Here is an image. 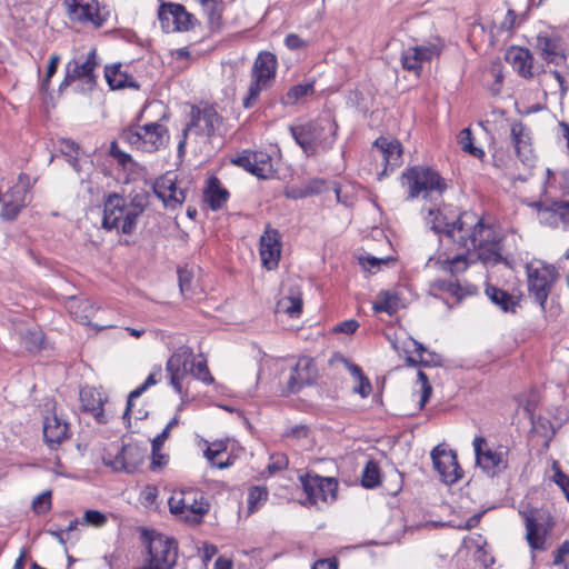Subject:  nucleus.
<instances>
[{"instance_id":"57","label":"nucleus","mask_w":569,"mask_h":569,"mask_svg":"<svg viewBox=\"0 0 569 569\" xmlns=\"http://www.w3.org/2000/svg\"><path fill=\"white\" fill-rule=\"evenodd\" d=\"M59 62H60V56L59 54H52L50 57L49 62H48V67H47L46 77L43 78V80L41 82V90L42 91H48L49 84H50V80L54 76V73L57 72Z\"/></svg>"},{"instance_id":"17","label":"nucleus","mask_w":569,"mask_h":569,"mask_svg":"<svg viewBox=\"0 0 569 569\" xmlns=\"http://www.w3.org/2000/svg\"><path fill=\"white\" fill-rule=\"evenodd\" d=\"M146 450L136 443H127L119 448L114 456L110 452L103 457V463L114 471L134 472L143 462Z\"/></svg>"},{"instance_id":"60","label":"nucleus","mask_w":569,"mask_h":569,"mask_svg":"<svg viewBox=\"0 0 569 569\" xmlns=\"http://www.w3.org/2000/svg\"><path fill=\"white\" fill-rule=\"evenodd\" d=\"M178 281L181 293L190 291L192 273L187 268H178Z\"/></svg>"},{"instance_id":"61","label":"nucleus","mask_w":569,"mask_h":569,"mask_svg":"<svg viewBox=\"0 0 569 569\" xmlns=\"http://www.w3.org/2000/svg\"><path fill=\"white\" fill-rule=\"evenodd\" d=\"M187 197V190L178 188L174 194H168L166 198V208L176 209L181 206Z\"/></svg>"},{"instance_id":"64","label":"nucleus","mask_w":569,"mask_h":569,"mask_svg":"<svg viewBox=\"0 0 569 569\" xmlns=\"http://www.w3.org/2000/svg\"><path fill=\"white\" fill-rule=\"evenodd\" d=\"M441 356L432 351H428L425 356H421V359H419L420 366L423 367H438L441 366Z\"/></svg>"},{"instance_id":"5","label":"nucleus","mask_w":569,"mask_h":569,"mask_svg":"<svg viewBox=\"0 0 569 569\" xmlns=\"http://www.w3.org/2000/svg\"><path fill=\"white\" fill-rule=\"evenodd\" d=\"M278 69L276 54L270 51H261L254 59L251 69V81L248 92L242 100V107L250 109L254 106L260 92L269 89L274 82Z\"/></svg>"},{"instance_id":"46","label":"nucleus","mask_w":569,"mask_h":569,"mask_svg":"<svg viewBox=\"0 0 569 569\" xmlns=\"http://www.w3.org/2000/svg\"><path fill=\"white\" fill-rule=\"evenodd\" d=\"M400 60L405 70L412 71L417 77L420 76L422 62L411 47L402 51Z\"/></svg>"},{"instance_id":"59","label":"nucleus","mask_w":569,"mask_h":569,"mask_svg":"<svg viewBox=\"0 0 569 569\" xmlns=\"http://www.w3.org/2000/svg\"><path fill=\"white\" fill-rule=\"evenodd\" d=\"M77 307L81 312H83V315H79L78 311H71V312L74 313V316L80 319L87 320L90 317H92L96 312L94 305L88 299H82V300L78 301Z\"/></svg>"},{"instance_id":"48","label":"nucleus","mask_w":569,"mask_h":569,"mask_svg":"<svg viewBox=\"0 0 569 569\" xmlns=\"http://www.w3.org/2000/svg\"><path fill=\"white\" fill-rule=\"evenodd\" d=\"M24 207L23 200L18 201H4L0 210V218L4 221H14Z\"/></svg>"},{"instance_id":"49","label":"nucleus","mask_w":569,"mask_h":569,"mask_svg":"<svg viewBox=\"0 0 569 569\" xmlns=\"http://www.w3.org/2000/svg\"><path fill=\"white\" fill-rule=\"evenodd\" d=\"M186 491L174 493L168 500L170 512L182 520V516H186Z\"/></svg>"},{"instance_id":"3","label":"nucleus","mask_w":569,"mask_h":569,"mask_svg":"<svg viewBox=\"0 0 569 569\" xmlns=\"http://www.w3.org/2000/svg\"><path fill=\"white\" fill-rule=\"evenodd\" d=\"M330 137H325V127L318 120H309L299 124L289 126V132L295 142L307 157L316 156L318 150L332 149L337 140L338 123L335 119L328 120Z\"/></svg>"},{"instance_id":"37","label":"nucleus","mask_w":569,"mask_h":569,"mask_svg":"<svg viewBox=\"0 0 569 569\" xmlns=\"http://www.w3.org/2000/svg\"><path fill=\"white\" fill-rule=\"evenodd\" d=\"M227 451V446L220 442H213L207 447L204 450V457L211 463V466L217 467L219 469L228 468L232 465L230 458L228 457L226 461L220 459V456Z\"/></svg>"},{"instance_id":"28","label":"nucleus","mask_w":569,"mask_h":569,"mask_svg":"<svg viewBox=\"0 0 569 569\" xmlns=\"http://www.w3.org/2000/svg\"><path fill=\"white\" fill-rule=\"evenodd\" d=\"M229 197V191L221 186L218 177L211 176L207 180V187L203 190V198L211 210H220L228 201Z\"/></svg>"},{"instance_id":"40","label":"nucleus","mask_w":569,"mask_h":569,"mask_svg":"<svg viewBox=\"0 0 569 569\" xmlns=\"http://www.w3.org/2000/svg\"><path fill=\"white\" fill-rule=\"evenodd\" d=\"M533 207L538 211L553 212L563 223H569V200H556L550 203L539 201L535 202Z\"/></svg>"},{"instance_id":"15","label":"nucleus","mask_w":569,"mask_h":569,"mask_svg":"<svg viewBox=\"0 0 569 569\" xmlns=\"http://www.w3.org/2000/svg\"><path fill=\"white\" fill-rule=\"evenodd\" d=\"M147 553L160 569H172L178 558V546L174 539L157 533L146 538Z\"/></svg>"},{"instance_id":"16","label":"nucleus","mask_w":569,"mask_h":569,"mask_svg":"<svg viewBox=\"0 0 569 569\" xmlns=\"http://www.w3.org/2000/svg\"><path fill=\"white\" fill-rule=\"evenodd\" d=\"M431 459L435 470L446 485H453L462 478L463 471L458 463L455 450L438 445L431 451Z\"/></svg>"},{"instance_id":"56","label":"nucleus","mask_w":569,"mask_h":569,"mask_svg":"<svg viewBox=\"0 0 569 569\" xmlns=\"http://www.w3.org/2000/svg\"><path fill=\"white\" fill-rule=\"evenodd\" d=\"M252 158H253V151L243 150L236 158H233L231 160V162L252 174V170H256Z\"/></svg>"},{"instance_id":"36","label":"nucleus","mask_w":569,"mask_h":569,"mask_svg":"<svg viewBox=\"0 0 569 569\" xmlns=\"http://www.w3.org/2000/svg\"><path fill=\"white\" fill-rule=\"evenodd\" d=\"M224 4L222 0H214L209 6L203 8L208 19V27L211 32H218L222 28V12Z\"/></svg>"},{"instance_id":"12","label":"nucleus","mask_w":569,"mask_h":569,"mask_svg":"<svg viewBox=\"0 0 569 569\" xmlns=\"http://www.w3.org/2000/svg\"><path fill=\"white\" fill-rule=\"evenodd\" d=\"M98 66L96 61V50H92L88 56L81 60L73 59L66 66V74L59 86V92H62L67 87L77 80H81L88 91H91L97 84V77L94 68Z\"/></svg>"},{"instance_id":"22","label":"nucleus","mask_w":569,"mask_h":569,"mask_svg":"<svg viewBox=\"0 0 569 569\" xmlns=\"http://www.w3.org/2000/svg\"><path fill=\"white\" fill-rule=\"evenodd\" d=\"M281 252L280 233L267 228L260 238V257L263 266L271 270L278 267Z\"/></svg>"},{"instance_id":"13","label":"nucleus","mask_w":569,"mask_h":569,"mask_svg":"<svg viewBox=\"0 0 569 569\" xmlns=\"http://www.w3.org/2000/svg\"><path fill=\"white\" fill-rule=\"evenodd\" d=\"M190 121L184 129L193 130L199 136L213 137L221 127L223 118L218 113L216 107L209 103L192 106L189 112Z\"/></svg>"},{"instance_id":"27","label":"nucleus","mask_w":569,"mask_h":569,"mask_svg":"<svg viewBox=\"0 0 569 569\" xmlns=\"http://www.w3.org/2000/svg\"><path fill=\"white\" fill-rule=\"evenodd\" d=\"M537 49L541 52L542 58L549 63L559 64L565 61L560 38L558 36H549L539 33L537 37Z\"/></svg>"},{"instance_id":"39","label":"nucleus","mask_w":569,"mask_h":569,"mask_svg":"<svg viewBox=\"0 0 569 569\" xmlns=\"http://www.w3.org/2000/svg\"><path fill=\"white\" fill-rule=\"evenodd\" d=\"M252 161L256 167V170H252L253 176L259 179H267L272 174V160L267 152L253 151Z\"/></svg>"},{"instance_id":"50","label":"nucleus","mask_w":569,"mask_h":569,"mask_svg":"<svg viewBox=\"0 0 569 569\" xmlns=\"http://www.w3.org/2000/svg\"><path fill=\"white\" fill-rule=\"evenodd\" d=\"M268 499V490L264 487L254 486L248 492V509L253 512L261 501Z\"/></svg>"},{"instance_id":"47","label":"nucleus","mask_w":569,"mask_h":569,"mask_svg":"<svg viewBox=\"0 0 569 569\" xmlns=\"http://www.w3.org/2000/svg\"><path fill=\"white\" fill-rule=\"evenodd\" d=\"M173 186L172 173L168 172L160 178L156 179L152 184L153 193L163 202L166 206V198L168 197V189Z\"/></svg>"},{"instance_id":"25","label":"nucleus","mask_w":569,"mask_h":569,"mask_svg":"<svg viewBox=\"0 0 569 569\" xmlns=\"http://www.w3.org/2000/svg\"><path fill=\"white\" fill-rule=\"evenodd\" d=\"M186 516L182 520L192 525H200L204 515L209 512L210 503L204 496L194 490H186Z\"/></svg>"},{"instance_id":"14","label":"nucleus","mask_w":569,"mask_h":569,"mask_svg":"<svg viewBox=\"0 0 569 569\" xmlns=\"http://www.w3.org/2000/svg\"><path fill=\"white\" fill-rule=\"evenodd\" d=\"M47 413L43 416V441L56 450L66 440L70 439V423L57 412L56 402L47 403Z\"/></svg>"},{"instance_id":"58","label":"nucleus","mask_w":569,"mask_h":569,"mask_svg":"<svg viewBox=\"0 0 569 569\" xmlns=\"http://www.w3.org/2000/svg\"><path fill=\"white\" fill-rule=\"evenodd\" d=\"M288 458L283 453H274L270 457V463L268 465V470L270 473H276L278 471L284 470L288 467Z\"/></svg>"},{"instance_id":"7","label":"nucleus","mask_w":569,"mask_h":569,"mask_svg":"<svg viewBox=\"0 0 569 569\" xmlns=\"http://www.w3.org/2000/svg\"><path fill=\"white\" fill-rule=\"evenodd\" d=\"M473 451L476 466L490 478H495L505 472L509 467V448L498 445L495 449L490 448L486 438L477 436L473 441Z\"/></svg>"},{"instance_id":"21","label":"nucleus","mask_w":569,"mask_h":569,"mask_svg":"<svg viewBox=\"0 0 569 569\" xmlns=\"http://www.w3.org/2000/svg\"><path fill=\"white\" fill-rule=\"evenodd\" d=\"M510 138L519 160L526 166H532L536 157L531 146L530 130L522 121H512Z\"/></svg>"},{"instance_id":"8","label":"nucleus","mask_w":569,"mask_h":569,"mask_svg":"<svg viewBox=\"0 0 569 569\" xmlns=\"http://www.w3.org/2000/svg\"><path fill=\"white\" fill-rule=\"evenodd\" d=\"M306 501L303 506H317L318 502L333 503L337 500L339 482L333 477H323L313 471L299 476Z\"/></svg>"},{"instance_id":"45","label":"nucleus","mask_w":569,"mask_h":569,"mask_svg":"<svg viewBox=\"0 0 569 569\" xmlns=\"http://www.w3.org/2000/svg\"><path fill=\"white\" fill-rule=\"evenodd\" d=\"M189 373L197 380H200L201 382L206 385H212L214 382V378L212 377L207 360L202 359L197 362L193 360L191 361Z\"/></svg>"},{"instance_id":"53","label":"nucleus","mask_w":569,"mask_h":569,"mask_svg":"<svg viewBox=\"0 0 569 569\" xmlns=\"http://www.w3.org/2000/svg\"><path fill=\"white\" fill-rule=\"evenodd\" d=\"M306 194L308 197L318 196L329 190V182L322 178H312L305 184Z\"/></svg>"},{"instance_id":"55","label":"nucleus","mask_w":569,"mask_h":569,"mask_svg":"<svg viewBox=\"0 0 569 569\" xmlns=\"http://www.w3.org/2000/svg\"><path fill=\"white\" fill-rule=\"evenodd\" d=\"M108 519L104 513L98 510H87L82 517V523L92 527H103Z\"/></svg>"},{"instance_id":"23","label":"nucleus","mask_w":569,"mask_h":569,"mask_svg":"<svg viewBox=\"0 0 569 569\" xmlns=\"http://www.w3.org/2000/svg\"><path fill=\"white\" fill-rule=\"evenodd\" d=\"M149 204L150 192L144 189L130 196V201L127 202V219L122 226L123 234H132L136 231L138 218L144 212Z\"/></svg>"},{"instance_id":"30","label":"nucleus","mask_w":569,"mask_h":569,"mask_svg":"<svg viewBox=\"0 0 569 569\" xmlns=\"http://www.w3.org/2000/svg\"><path fill=\"white\" fill-rule=\"evenodd\" d=\"M507 59L511 62L513 69L523 78H531L533 76V58L528 49H512L507 53Z\"/></svg>"},{"instance_id":"51","label":"nucleus","mask_w":569,"mask_h":569,"mask_svg":"<svg viewBox=\"0 0 569 569\" xmlns=\"http://www.w3.org/2000/svg\"><path fill=\"white\" fill-rule=\"evenodd\" d=\"M279 306L290 317H298L302 311V299L300 297H286L279 301Z\"/></svg>"},{"instance_id":"35","label":"nucleus","mask_w":569,"mask_h":569,"mask_svg":"<svg viewBox=\"0 0 569 569\" xmlns=\"http://www.w3.org/2000/svg\"><path fill=\"white\" fill-rule=\"evenodd\" d=\"M315 93V81L299 83L289 88V90L280 99L283 106H295L302 98Z\"/></svg>"},{"instance_id":"24","label":"nucleus","mask_w":569,"mask_h":569,"mask_svg":"<svg viewBox=\"0 0 569 569\" xmlns=\"http://www.w3.org/2000/svg\"><path fill=\"white\" fill-rule=\"evenodd\" d=\"M485 295L491 303L502 312L512 315H515L517 309L520 307V300L522 297L521 292H508L507 290L491 283L486 284Z\"/></svg>"},{"instance_id":"10","label":"nucleus","mask_w":569,"mask_h":569,"mask_svg":"<svg viewBox=\"0 0 569 569\" xmlns=\"http://www.w3.org/2000/svg\"><path fill=\"white\" fill-rule=\"evenodd\" d=\"M68 16L72 21L101 28L109 18V11L98 0H64Z\"/></svg>"},{"instance_id":"20","label":"nucleus","mask_w":569,"mask_h":569,"mask_svg":"<svg viewBox=\"0 0 569 569\" xmlns=\"http://www.w3.org/2000/svg\"><path fill=\"white\" fill-rule=\"evenodd\" d=\"M429 217L431 218V228L437 233H443L451 238L455 242L459 236L460 212H453L451 206L443 204L441 207L429 208Z\"/></svg>"},{"instance_id":"1","label":"nucleus","mask_w":569,"mask_h":569,"mask_svg":"<svg viewBox=\"0 0 569 569\" xmlns=\"http://www.w3.org/2000/svg\"><path fill=\"white\" fill-rule=\"evenodd\" d=\"M459 236L457 243L467 249L475 250L480 261L497 264L502 261L500 239L493 227L475 211L460 212Z\"/></svg>"},{"instance_id":"44","label":"nucleus","mask_w":569,"mask_h":569,"mask_svg":"<svg viewBox=\"0 0 569 569\" xmlns=\"http://www.w3.org/2000/svg\"><path fill=\"white\" fill-rule=\"evenodd\" d=\"M458 142L465 152H468L476 158H482L485 156V151L473 144V136L471 129H462L458 136Z\"/></svg>"},{"instance_id":"62","label":"nucleus","mask_w":569,"mask_h":569,"mask_svg":"<svg viewBox=\"0 0 569 569\" xmlns=\"http://www.w3.org/2000/svg\"><path fill=\"white\" fill-rule=\"evenodd\" d=\"M284 44L290 50H300L308 46V41L302 39L297 33H289L284 38Z\"/></svg>"},{"instance_id":"32","label":"nucleus","mask_w":569,"mask_h":569,"mask_svg":"<svg viewBox=\"0 0 569 569\" xmlns=\"http://www.w3.org/2000/svg\"><path fill=\"white\" fill-rule=\"evenodd\" d=\"M400 306V295L395 290H381L377 300L372 303V309L376 313H388L389 316L395 315Z\"/></svg>"},{"instance_id":"9","label":"nucleus","mask_w":569,"mask_h":569,"mask_svg":"<svg viewBox=\"0 0 569 569\" xmlns=\"http://www.w3.org/2000/svg\"><path fill=\"white\" fill-rule=\"evenodd\" d=\"M158 19L161 29L169 32H187L199 24L198 19L187 11L184 6L162 1L158 9Z\"/></svg>"},{"instance_id":"18","label":"nucleus","mask_w":569,"mask_h":569,"mask_svg":"<svg viewBox=\"0 0 569 569\" xmlns=\"http://www.w3.org/2000/svg\"><path fill=\"white\" fill-rule=\"evenodd\" d=\"M317 378V368L313 360L309 357H301L296 365L290 368L282 393H297L303 387L312 385Z\"/></svg>"},{"instance_id":"54","label":"nucleus","mask_w":569,"mask_h":569,"mask_svg":"<svg viewBox=\"0 0 569 569\" xmlns=\"http://www.w3.org/2000/svg\"><path fill=\"white\" fill-rule=\"evenodd\" d=\"M109 156L113 158L123 169H127L128 164L134 163L132 157L121 150L117 141H112L110 143Z\"/></svg>"},{"instance_id":"19","label":"nucleus","mask_w":569,"mask_h":569,"mask_svg":"<svg viewBox=\"0 0 569 569\" xmlns=\"http://www.w3.org/2000/svg\"><path fill=\"white\" fill-rule=\"evenodd\" d=\"M128 206L123 196L111 192L103 201V217L101 226L104 230L122 232V226L127 219Z\"/></svg>"},{"instance_id":"52","label":"nucleus","mask_w":569,"mask_h":569,"mask_svg":"<svg viewBox=\"0 0 569 569\" xmlns=\"http://www.w3.org/2000/svg\"><path fill=\"white\" fill-rule=\"evenodd\" d=\"M51 509V491L47 490L38 495L32 501V510L36 515H44Z\"/></svg>"},{"instance_id":"26","label":"nucleus","mask_w":569,"mask_h":569,"mask_svg":"<svg viewBox=\"0 0 569 569\" xmlns=\"http://www.w3.org/2000/svg\"><path fill=\"white\" fill-rule=\"evenodd\" d=\"M373 148H377L385 162V171L390 168L393 170L399 167L402 161V146L397 139H388L386 137H379L373 142Z\"/></svg>"},{"instance_id":"31","label":"nucleus","mask_w":569,"mask_h":569,"mask_svg":"<svg viewBox=\"0 0 569 569\" xmlns=\"http://www.w3.org/2000/svg\"><path fill=\"white\" fill-rule=\"evenodd\" d=\"M80 401L82 409L93 415L99 423L107 422V420L104 419L103 401L99 393H96L91 389L81 390Z\"/></svg>"},{"instance_id":"6","label":"nucleus","mask_w":569,"mask_h":569,"mask_svg":"<svg viewBox=\"0 0 569 569\" xmlns=\"http://www.w3.org/2000/svg\"><path fill=\"white\" fill-rule=\"evenodd\" d=\"M120 139L137 150L156 152L169 141L168 128L158 122L143 126H130L121 130Z\"/></svg>"},{"instance_id":"33","label":"nucleus","mask_w":569,"mask_h":569,"mask_svg":"<svg viewBox=\"0 0 569 569\" xmlns=\"http://www.w3.org/2000/svg\"><path fill=\"white\" fill-rule=\"evenodd\" d=\"M525 525L527 530L526 538L530 548L533 550H543L546 543L545 533L540 532L541 525L538 522L532 511L525 515Z\"/></svg>"},{"instance_id":"43","label":"nucleus","mask_w":569,"mask_h":569,"mask_svg":"<svg viewBox=\"0 0 569 569\" xmlns=\"http://www.w3.org/2000/svg\"><path fill=\"white\" fill-rule=\"evenodd\" d=\"M432 288L442 292L450 293L459 300H461L468 293L463 290L458 280L452 279H437L433 281Z\"/></svg>"},{"instance_id":"11","label":"nucleus","mask_w":569,"mask_h":569,"mask_svg":"<svg viewBox=\"0 0 569 569\" xmlns=\"http://www.w3.org/2000/svg\"><path fill=\"white\" fill-rule=\"evenodd\" d=\"M192 359L193 349L189 346H180L169 357L166 363L169 383L182 398L188 396V391L183 389V380L189 373Z\"/></svg>"},{"instance_id":"29","label":"nucleus","mask_w":569,"mask_h":569,"mask_svg":"<svg viewBox=\"0 0 569 569\" xmlns=\"http://www.w3.org/2000/svg\"><path fill=\"white\" fill-rule=\"evenodd\" d=\"M104 77L112 90L132 88L138 90L140 84L127 72L121 70V64L107 66Z\"/></svg>"},{"instance_id":"41","label":"nucleus","mask_w":569,"mask_h":569,"mask_svg":"<svg viewBox=\"0 0 569 569\" xmlns=\"http://www.w3.org/2000/svg\"><path fill=\"white\" fill-rule=\"evenodd\" d=\"M443 48L445 44L440 39H437L436 42L411 47L422 63L430 62L432 59L440 57Z\"/></svg>"},{"instance_id":"63","label":"nucleus","mask_w":569,"mask_h":569,"mask_svg":"<svg viewBox=\"0 0 569 569\" xmlns=\"http://www.w3.org/2000/svg\"><path fill=\"white\" fill-rule=\"evenodd\" d=\"M553 481L561 488L567 500L569 501V477L565 475L560 468L555 469Z\"/></svg>"},{"instance_id":"34","label":"nucleus","mask_w":569,"mask_h":569,"mask_svg":"<svg viewBox=\"0 0 569 569\" xmlns=\"http://www.w3.org/2000/svg\"><path fill=\"white\" fill-rule=\"evenodd\" d=\"M161 373V368L158 367L157 370L154 372H151L147 379L144 380V382L142 385H140L139 387H137L134 390H132L129 395H128V399H127V406H126V409H124V412L122 415V419L123 421H127L128 423H130V413L133 409V406H134V400L138 399L143 392H146L150 387L154 386L157 382H158V379H157V375H160Z\"/></svg>"},{"instance_id":"2","label":"nucleus","mask_w":569,"mask_h":569,"mask_svg":"<svg viewBox=\"0 0 569 569\" xmlns=\"http://www.w3.org/2000/svg\"><path fill=\"white\" fill-rule=\"evenodd\" d=\"M401 184L407 187L406 200L441 198L448 186L440 173L428 166H413L401 174Z\"/></svg>"},{"instance_id":"4","label":"nucleus","mask_w":569,"mask_h":569,"mask_svg":"<svg viewBox=\"0 0 569 569\" xmlns=\"http://www.w3.org/2000/svg\"><path fill=\"white\" fill-rule=\"evenodd\" d=\"M529 297L538 303L542 311L559 277L557 268L540 259H533L525 266Z\"/></svg>"},{"instance_id":"42","label":"nucleus","mask_w":569,"mask_h":569,"mask_svg":"<svg viewBox=\"0 0 569 569\" xmlns=\"http://www.w3.org/2000/svg\"><path fill=\"white\" fill-rule=\"evenodd\" d=\"M438 263L442 270L449 272L452 277L465 272L469 267L467 253H460L453 256L452 258L439 260Z\"/></svg>"},{"instance_id":"38","label":"nucleus","mask_w":569,"mask_h":569,"mask_svg":"<svg viewBox=\"0 0 569 569\" xmlns=\"http://www.w3.org/2000/svg\"><path fill=\"white\" fill-rule=\"evenodd\" d=\"M381 483V472L376 460H369L361 475V485L367 489H375Z\"/></svg>"}]
</instances>
